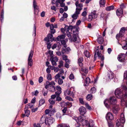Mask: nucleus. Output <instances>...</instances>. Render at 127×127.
I'll return each instance as SVG.
<instances>
[{
  "instance_id": "obj_43",
  "label": "nucleus",
  "mask_w": 127,
  "mask_h": 127,
  "mask_svg": "<svg viewBox=\"0 0 127 127\" xmlns=\"http://www.w3.org/2000/svg\"><path fill=\"white\" fill-rule=\"evenodd\" d=\"M50 60H52L54 61L57 62L58 60V58L57 57H51Z\"/></svg>"
},
{
  "instance_id": "obj_27",
  "label": "nucleus",
  "mask_w": 127,
  "mask_h": 127,
  "mask_svg": "<svg viewBox=\"0 0 127 127\" xmlns=\"http://www.w3.org/2000/svg\"><path fill=\"white\" fill-rule=\"evenodd\" d=\"M45 115H43L42 116L40 121V124H42L44 122H45V121H46V118H45Z\"/></svg>"
},
{
  "instance_id": "obj_64",
  "label": "nucleus",
  "mask_w": 127,
  "mask_h": 127,
  "mask_svg": "<svg viewBox=\"0 0 127 127\" xmlns=\"http://www.w3.org/2000/svg\"><path fill=\"white\" fill-rule=\"evenodd\" d=\"M34 127H41L40 124H35L33 125Z\"/></svg>"
},
{
  "instance_id": "obj_49",
  "label": "nucleus",
  "mask_w": 127,
  "mask_h": 127,
  "mask_svg": "<svg viewBox=\"0 0 127 127\" xmlns=\"http://www.w3.org/2000/svg\"><path fill=\"white\" fill-rule=\"evenodd\" d=\"M96 91V89L95 87H93L91 89V93H95Z\"/></svg>"
},
{
  "instance_id": "obj_36",
  "label": "nucleus",
  "mask_w": 127,
  "mask_h": 127,
  "mask_svg": "<svg viewBox=\"0 0 127 127\" xmlns=\"http://www.w3.org/2000/svg\"><path fill=\"white\" fill-rule=\"evenodd\" d=\"M84 55L87 58L89 57L90 55L89 52L87 51H85L84 53Z\"/></svg>"
},
{
  "instance_id": "obj_10",
  "label": "nucleus",
  "mask_w": 127,
  "mask_h": 127,
  "mask_svg": "<svg viewBox=\"0 0 127 127\" xmlns=\"http://www.w3.org/2000/svg\"><path fill=\"white\" fill-rule=\"evenodd\" d=\"M106 119L108 121L109 120H112L114 119V116L110 112L108 113L106 115Z\"/></svg>"
},
{
  "instance_id": "obj_62",
  "label": "nucleus",
  "mask_w": 127,
  "mask_h": 127,
  "mask_svg": "<svg viewBox=\"0 0 127 127\" xmlns=\"http://www.w3.org/2000/svg\"><path fill=\"white\" fill-rule=\"evenodd\" d=\"M65 98L66 99L69 101H73V100L72 98L68 96H66Z\"/></svg>"
},
{
  "instance_id": "obj_12",
  "label": "nucleus",
  "mask_w": 127,
  "mask_h": 127,
  "mask_svg": "<svg viewBox=\"0 0 127 127\" xmlns=\"http://www.w3.org/2000/svg\"><path fill=\"white\" fill-rule=\"evenodd\" d=\"M109 101L111 104L113 105L115 104L117 102L116 98L114 96L111 97Z\"/></svg>"
},
{
  "instance_id": "obj_16",
  "label": "nucleus",
  "mask_w": 127,
  "mask_h": 127,
  "mask_svg": "<svg viewBox=\"0 0 127 127\" xmlns=\"http://www.w3.org/2000/svg\"><path fill=\"white\" fill-rule=\"evenodd\" d=\"M64 93L65 96L70 95L72 97H73L74 96L73 93L71 92L70 90H66L64 92Z\"/></svg>"
},
{
  "instance_id": "obj_6",
  "label": "nucleus",
  "mask_w": 127,
  "mask_h": 127,
  "mask_svg": "<svg viewBox=\"0 0 127 127\" xmlns=\"http://www.w3.org/2000/svg\"><path fill=\"white\" fill-rule=\"evenodd\" d=\"M126 28L125 27H123L121 28L119 34H117L116 36V38L117 39H119L121 36L122 37L124 35L125 32Z\"/></svg>"
},
{
  "instance_id": "obj_20",
  "label": "nucleus",
  "mask_w": 127,
  "mask_h": 127,
  "mask_svg": "<svg viewBox=\"0 0 127 127\" xmlns=\"http://www.w3.org/2000/svg\"><path fill=\"white\" fill-rule=\"evenodd\" d=\"M120 109V108L118 106L113 107L112 109L113 112L115 114H117Z\"/></svg>"
},
{
  "instance_id": "obj_53",
  "label": "nucleus",
  "mask_w": 127,
  "mask_h": 127,
  "mask_svg": "<svg viewBox=\"0 0 127 127\" xmlns=\"http://www.w3.org/2000/svg\"><path fill=\"white\" fill-rule=\"evenodd\" d=\"M48 92V91L47 90L45 91L43 89V90L42 92L43 95L44 96H46L47 95Z\"/></svg>"
},
{
  "instance_id": "obj_52",
  "label": "nucleus",
  "mask_w": 127,
  "mask_h": 127,
  "mask_svg": "<svg viewBox=\"0 0 127 127\" xmlns=\"http://www.w3.org/2000/svg\"><path fill=\"white\" fill-rule=\"evenodd\" d=\"M63 82V80L61 78H59L58 81V83L59 85H62Z\"/></svg>"
},
{
  "instance_id": "obj_50",
  "label": "nucleus",
  "mask_w": 127,
  "mask_h": 127,
  "mask_svg": "<svg viewBox=\"0 0 127 127\" xmlns=\"http://www.w3.org/2000/svg\"><path fill=\"white\" fill-rule=\"evenodd\" d=\"M4 11L3 10H2V11L1 12V14H0V16H1V21L3 19V15H4Z\"/></svg>"
},
{
  "instance_id": "obj_17",
  "label": "nucleus",
  "mask_w": 127,
  "mask_h": 127,
  "mask_svg": "<svg viewBox=\"0 0 127 127\" xmlns=\"http://www.w3.org/2000/svg\"><path fill=\"white\" fill-rule=\"evenodd\" d=\"M29 105H26L25 108V115L26 116L28 117L30 113V111L28 109V107L29 106Z\"/></svg>"
},
{
  "instance_id": "obj_40",
  "label": "nucleus",
  "mask_w": 127,
  "mask_h": 127,
  "mask_svg": "<svg viewBox=\"0 0 127 127\" xmlns=\"http://www.w3.org/2000/svg\"><path fill=\"white\" fill-rule=\"evenodd\" d=\"M47 83L48 84L49 86H50L51 85L53 86V85H55V83L53 81H51L50 82H49L48 81H46V83L47 84Z\"/></svg>"
},
{
  "instance_id": "obj_7",
  "label": "nucleus",
  "mask_w": 127,
  "mask_h": 127,
  "mask_svg": "<svg viewBox=\"0 0 127 127\" xmlns=\"http://www.w3.org/2000/svg\"><path fill=\"white\" fill-rule=\"evenodd\" d=\"M75 4L77 7L76 9V12H78V11L80 12L81 11L82 9L83 4L81 3L79 4V1H77L75 2Z\"/></svg>"
},
{
  "instance_id": "obj_35",
  "label": "nucleus",
  "mask_w": 127,
  "mask_h": 127,
  "mask_svg": "<svg viewBox=\"0 0 127 127\" xmlns=\"http://www.w3.org/2000/svg\"><path fill=\"white\" fill-rule=\"evenodd\" d=\"M93 98V96L91 94H88L87 96L86 99L90 101Z\"/></svg>"
},
{
  "instance_id": "obj_44",
  "label": "nucleus",
  "mask_w": 127,
  "mask_h": 127,
  "mask_svg": "<svg viewBox=\"0 0 127 127\" xmlns=\"http://www.w3.org/2000/svg\"><path fill=\"white\" fill-rule=\"evenodd\" d=\"M56 117L58 119H60L62 117V115L59 113H57L56 115Z\"/></svg>"
},
{
  "instance_id": "obj_55",
  "label": "nucleus",
  "mask_w": 127,
  "mask_h": 127,
  "mask_svg": "<svg viewBox=\"0 0 127 127\" xmlns=\"http://www.w3.org/2000/svg\"><path fill=\"white\" fill-rule=\"evenodd\" d=\"M93 19V17L91 15H90L89 16L88 20L89 22H91L92 21Z\"/></svg>"
},
{
  "instance_id": "obj_34",
  "label": "nucleus",
  "mask_w": 127,
  "mask_h": 127,
  "mask_svg": "<svg viewBox=\"0 0 127 127\" xmlns=\"http://www.w3.org/2000/svg\"><path fill=\"white\" fill-rule=\"evenodd\" d=\"M49 89V91H50L54 92L55 90V87L53 85L50 86Z\"/></svg>"
},
{
  "instance_id": "obj_22",
  "label": "nucleus",
  "mask_w": 127,
  "mask_h": 127,
  "mask_svg": "<svg viewBox=\"0 0 127 127\" xmlns=\"http://www.w3.org/2000/svg\"><path fill=\"white\" fill-rule=\"evenodd\" d=\"M117 15L120 16L122 15L123 13V10L121 8H118L116 11Z\"/></svg>"
},
{
  "instance_id": "obj_29",
  "label": "nucleus",
  "mask_w": 127,
  "mask_h": 127,
  "mask_svg": "<svg viewBox=\"0 0 127 127\" xmlns=\"http://www.w3.org/2000/svg\"><path fill=\"white\" fill-rule=\"evenodd\" d=\"M114 6L113 5L107 7L106 8V10L108 11H109L111 10H113L114 9Z\"/></svg>"
},
{
  "instance_id": "obj_1",
  "label": "nucleus",
  "mask_w": 127,
  "mask_h": 127,
  "mask_svg": "<svg viewBox=\"0 0 127 127\" xmlns=\"http://www.w3.org/2000/svg\"><path fill=\"white\" fill-rule=\"evenodd\" d=\"M115 93L118 98L125 99L127 98V88L124 85L122 86L121 88L116 89Z\"/></svg>"
},
{
  "instance_id": "obj_18",
  "label": "nucleus",
  "mask_w": 127,
  "mask_h": 127,
  "mask_svg": "<svg viewBox=\"0 0 127 127\" xmlns=\"http://www.w3.org/2000/svg\"><path fill=\"white\" fill-rule=\"evenodd\" d=\"M79 69L81 72H84L85 73H87L88 72V68L85 67H81Z\"/></svg>"
},
{
  "instance_id": "obj_30",
  "label": "nucleus",
  "mask_w": 127,
  "mask_h": 127,
  "mask_svg": "<svg viewBox=\"0 0 127 127\" xmlns=\"http://www.w3.org/2000/svg\"><path fill=\"white\" fill-rule=\"evenodd\" d=\"M103 39L102 37H100L98 38L97 41L99 44H101L103 42Z\"/></svg>"
},
{
  "instance_id": "obj_32",
  "label": "nucleus",
  "mask_w": 127,
  "mask_h": 127,
  "mask_svg": "<svg viewBox=\"0 0 127 127\" xmlns=\"http://www.w3.org/2000/svg\"><path fill=\"white\" fill-rule=\"evenodd\" d=\"M57 127H69L68 125L65 124H61L58 125Z\"/></svg>"
},
{
  "instance_id": "obj_48",
  "label": "nucleus",
  "mask_w": 127,
  "mask_h": 127,
  "mask_svg": "<svg viewBox=\"0 0 127 127\" xmlns=\"http://www.w3.org/2000/svg\"><path fill=\"white\" fill-rule=\"evenodd\" d=\"M39 92L38 91L36 90L34 92H33L32 93V95H35L36 96L38 94Z\"/></svg>"
},
{
  "instance_id": "obj_31",
  "label": "nucleus",
  "mask_w": 127,
  "mask_h": 127,
  "mask_svg": "<svg viewBox=\"0 0 127 127\" xmlns=\"http://www.w3.org/2000/svg\"><path fill=\"white\" fill-rule=\"evenodd\" d=\"M73 41L76 43H78L80 42V40L78 37H74L73 39Z\"/></svg>"
},
{
  "instance_id": "obj_19",
  "label": "nucleus",
  "mask_w": 127,
  "mask_h": 127,
  "mask_svg": "<svg viewBox=\"0 0 127 127\" xmlns=\"http://www.w3.org/2000/svg\"><path fill=\"white\" fill-rule=\"evenodd\" d=\"M65 36L66 34L65 33L64 34L58 36L57 37V40L58 41H61L64 39Z\"/></svg>"
},
{
  "instance_id": "obj_26",
  "label": "nucleus",
  "mask_w": 127,
  "mask_h": 127,
  "mask_svg": "<svg viewBox=\"0 0 127 127\" xmlns=\"http://www.w3.org/2000/svg\"><path fill=\"white\" fill-rule=\"evenodd\" d=\"M67 41V39H66L65 40L63 39L61 41L62 45H63V46L65 48H66L67 47V45H66V43Z\"/></svg>"
},
{
  "instance_id": "obj_3",
  "label": "nucleus",
  "mask_w": 127,
  "mask_h": 127,
  "mask_svg": "<svg viewBox=\"0 0 127 127\" xmlns=\"http://www.w3.org/2000/svg\"><path fill=\"white\" fill-rule=\"evenodd\" d=\"M33 54V51L31 50L30 52L28 59V65L31 66L33 64V60L32 59Z\"/></svg>"
},
{
  "instance_id": "obj_2",
  "label": "nucleus",
  "mask_w": 127,
  "mask_h": 127,
  "mask_svg": "<svg viewBox=\"0 0 127 127\" xmlns=\"http://www.w3.org/2000/svg\"><path fill=\"white\" fill-rule=\"evenodd\" d=\"M125 122L124 114H121V118L119 120H117L116 122V127H123L124 124Z\"/></svg>"
},
{
  "instance_id": "obj_38",
  "label": "nucleus",
  "mask_w": 127,
  "mask_h": 127,
  "mask_svg": "<svg viewBox=\"0 0 127 127\" xmlns=\"http://www.w3.org/2000/svg\"><path fill=\"white\" fill-rule=\"evenodd\" d=\"M104 59V57H102L101 58V61L100 62V66H101V68H100L101 69L102 68V66H103L104 65V62H103V60Z\"/></svg>"
},
{
  "instance_id": "obj_58",
  "label": "nucleus",
  "mask_w": 127,
  "mask_h": 127,
  "mask_svg": "<svg viewBox=\"0 0 127 127\" xmlns=\"http://www.w3.org/2000/svg\"><path fill=\"white\" fill-rule=\"evenodd\" d=\"M124 79L127 80V71H125L124 74Z\"/></svg>"
},
{
  "instance_id": "obj_24",
  "label": "nucleus",
  "mask_w": 127,
  "mask_h": 127,
  "mask_svg": "<svg viewBox=\"0 0 127 127\" xmlns=\"http://www.w3.org/2000/svg\"><path fill=\"white\" fill-rule=\"evenodd\" d=\"M83 61V58L82 57L79 58L78 60V63L80 67H82L83 65V64L82 63Z\"/></svg>"
},
{
  "instance_id": "obj_54",
  "label": "nucleus",
  "mask_w": 127,
  "mask_h": 127,
  "mask_svg": "<svg viewBox=\"0 0 127 127\" xmlns=\"http://www.w3.org/2000/svg\"><path fill=\"white\" fill-rule=\"evenodd\" d=\"M63 66V63L62 61H59V64L58 66L59 68H61Z\"/></svg>"
},
{
  "instance_id": "obj_28",
  "label": "nucleus",
  "mask_w": 127,
  "mask_h": 127,
  "mask_svg": "<svg viewBox=\"0 0 127 127\" xmlns=\"http://www.w3.org/2000/svg\"><path fill=\"white\" fill-rule=\"evenodd\" d=\"M99 3L100 7H104L105 4V0H100Z\"/></svg>"
},
{
  "instance_id": "obj_8",
  "label": "nucleus",
  "mask_w": 127,
  "mask_h": 127,
  "mask_svg": "<svg viewBox=\"0 0 127 127\" xmlns=\"http://www.w3.org/2000/svg\"><path fill=\"white\" fill-rule=\"evenodd\" d=\"M54 40V38L53 37L52 34H48L47 37L44 39V40L48 42L50 41L52 42Z\"/></svg>"
},
{
  "instance_id": "obj_23",
  "label": "nucleus",
  "mask_w": 127,
  "mask_h": 127,
  "mask_svg": "<svg viewBox=\"0 0 127 127\" xmlns=\"http://www.w3.org/2000/svg\"><path fill=\"white\" fill-rule=\"evenodd\" d=\"M53 25L52 24H51L50 26V32L51 34H54L56 32V30L54 29L53 27Z\"/></svg>"
},
{
  "instance_id": "obj_21",
  "label": "nucleus",
  "mask_w": 127,
  "mask_h": 127,
  "mask_svg": "<svg viewBox=\"0 0 127 127\" xmlns=\"http://www.w3.org/2000/svg\"><path fill=\"white\" fill-rule=\"evenodd\" d=\"M80 12L78 11L76 12V10L72 16V17L73 19L75 20L77 19L79 14H80Z\"/></svg>"
},
{
  "instance_id": "obj_41",
  "label": "nucleus",
  "mask_w": 127,
  "mask_h": 127,
  "mask_svg": "<svg viewBox=\"0 0 127 127\" xmlns=\"http://www.w3.org/2000/svg\"><path fill=\"white\" fill-rule=\"evenodd\" d=\"M49 101L51 104H53L55 103V99L50 98L49 100Z\"/></svg>"
},
{
  "instance_id": "obj_15",
  "label": "nucleus",
  "mask_w": 127,
  "mask_h": 127,
  "mask_svg": "<svg viewBox=\"0 0 127 127\" xmlns=\"http://www.w3.org/2000/svg\"><path fill=\"white\" fill-rule=\"evenodd\" d=\"M71 49L69 47H68L65 49L63 48L61 50V53L64 54L65 53L68 54L69 53L70 51H71Z\"/></svg>"
},
{
  "instance_id": "obj_45",
  "label": "nucleus",
  "mask_w": 127,
  "mask_h": 127,
  "mask_svg": "<svg viewBox=\"0 0 127 127\" xmlns=\"http://www.w3.org/2000/svg\"><path fill=\"white\" fill-rule=\"evenodd\" d=\"M47 79L49 80H51L52 79V76L51 74H48L47 76Z\"/></svg>"
},
{
  "instance_id": "obj_14",
  "label": "nucleus",
  "mask_w": 127,
  "mask_h": 127,
  "mask_svg": "<svg viewBox=\"0 0 127 127\" xmlns=\"http://www.w3.org/2000/svg\"><path fill=\"white\" fill-rule=\"evenodd\" d=\"M114 77V74L112 72L110 71L109 72L107 73V78L108 81L112 79Z\"/></svg>"
},
{
  "instance_id": "obj_56",
  "label": "nucleus",
  "mask_w": 127,
  "mask_h": 127,
  "mask_svg": "<svg viewBox=\"0 0 127 127\" xmlns=\"http://www.w3.org/2000/svg\"><path fill=\"white\" fill-rule=\"evenodd\" d=\"M61 91H57L55 92V95L56 96H59L60 95L61 93Z\"/></svg>"
},
{
  "instance_id": "obj_5",
  "label": "nucleus",
  "mask_w": 127,
  "mask_h": 127,
  "mask_svg": "<svg viewBox=\"0 0 127 127\" xmlns=\"http://www.w3.org/2000/svg\"><path fill=\"white\" fill-rule=\"evenodd\" d=\"M55 121V120L54 118L50 117L46 118V121H45V123L46 125H50L52 124Z\"/></svg>"
},
{
  "instance_id": "obj_51",
  "label": "nucleus",
  "mask_w": 127,
  "mask_h": 127,
  "mask_svg": "<svg viewBox=\"0 0 127 127\" xmlns=\"http://www.w3.org/2000/svg\"><path fill=\"white\" fill-rule=\"evenodd\" d=\"M108 100H105V101L104 102V103L105 104V105L106 107L107 108H109V106L108 104L107 103V102H108Z\"/></svg>"
},
{
  "instance_id": "obj_39",
  "label": "nucleus",
  "mask_w": 127,
  "mask_h": 127,
  "mask_svg": "<svg viewBox=\"0 0 127 127\" xmlns=\"http://www.w3.org/2000/svg\"><path fill=\"white\" fill-rule=\"evenodd\" d=\"M85 106L87 108L88 110H91L92 109L91 107L87 103H86L85 104Z\"/></svg>"
},
{
  "instance_id": "obj_61",
  "label": "nucleus",
  "mask_w": 127,
  "mask_h": 127,
  "mask_svg": "<svg viewBox=\"0 0 127 127\" xmlns=\"http://www.w3.org/2000/svg\"><path fill=\"white\" fill-rule=\"evenodd\" d=\"M60 77V75L59 73H58L55 76V80H57Z\"/></svg>"
},
{
  "instance_id": "obj_9",
  "label": "nucleus",
  "mask_w": 127,
  "mask_h": 127,
  "mask_svg": "<svg viewBox=\"0 0 127 127\" xmlns=\"http://www.w3.org/2000/svg\"><path fill=\"white\" fill-rule=\"evenodd\" d=\"M125 54L121 53L118 56V59L119 61L122 62L125 60Z\"/></svg>"
},
{
  "instance_id": "obj_46",
  "label": "nucleus",
  "mask_w": 127,
  "mask_h": 127,
  "mask_svg": "<svg viewBox=\"0 0 127 127\" xmlns=\"http://www.w3.org/2000/svg\"><path fill=\"white\" fill-rule=\"evenodd\" d=\"M85 82L86 84H88L90 82V79L88 77H87L86 78Z\"/></svg>"
},
{
  "instance_id": "obj_33",
  "label": "nucleus",
  "mask_w": 127,
  "mask_h": 127,
  "mask_svg": "<svg viewBox=\"0 0 127 127\" xmlns=\"http://www.w3.org/2000/svg\"><path fill=\"white\" fill-rule=\"evenodd\" d=\"M94 125V122L92 120H90L89 123H88V127H93Z\"/></svg>"
},
{
  "instance_id": "obj_42",
  "label": "nucleus",
  "mask_w": 127,
  "mask_h": 127,
  "mask_svg": "<svg viewBox=\"0 0 127 127\" xmlns=\"http://www.w3.org/2000/svg\"><path fill=\"white\" fill-rule=\"evenodd\" d=\"M45 101L44 99H42L39 101V104L40 105L43 104L45 103Z\"/></svg>"
},
{
  "instance_id": "obj_25",
  "label": "nucleus",
  "mask_w": 127,
  "mask_h": 127,
  "mask_svg": "<svg viewBox=\"0 0 127 127\" xmlns=\"http://www.w3.org/2000/svg\"><path fill=\"white\" fill-rule=\"evenodd\" d=\"M96 53H97V55L98 57L99 58H100L101 59V58L102 57H103V56H102V55L101 54V52L99 51H97V52H96L94 56V58L95 59V58L96 57Z\"/></svg>"
},
{
  "instance_id": "obj_57",
  "label": "nucleus",
  "mask_w": 127,
  "mask_h": 127,
  "mask_svg": "<svg viewBox=\"0 0 127 127\" xmlns=\"http://www.w3.org/2000/svg\"><path fill=\"white\" fill-rule=\"evenodd\" d=\"M79 100L81 104H84V102L83 100V98H79Z\"/></svg>"
},
{
  "instance_id": "obj_60",
  "label": "nucleus",
  "mask_w": 127,
  "mask_h": 127,
  "mask_svg": "<svg viewBox=\"0 0 127 127\" xmlns=\"http://www.w3.org/2000/svg\"><path fill=\"white\" fill-rule=\"evenodd\" d=\"M91 15L92 16L93 18H96L97 17V15L95 13H92L91 14Z\"/></svg>"
},
{
  "instance_id": "obj_63",
  "label": "nucleus",
  "mask_w": 127,
  "mask_h": 127,
  "mask_svg": "<svg viewBox=\"0 0 127 127\" xmlns=\"http://www.w3.org/2000/svg\"><path fill=\"white\" fill-rule=\"evenodd\" d=\"M66 33L68 37L69 38H70L71 37V35L70 32H66Z\"/></svg>"
},
{
  "instance_id": "obj_37",
  "label": "nucleus",
  "mask_w": 127,
  "mask_h": 127,
  "mask_svg": "<svg viewBox=\"0 0 127 127\" xmlns=\"http://www.w3.org/2000/svg\"><path fill=\"white\" fill-rule=\"evenodd\" d=\"M82 123V125L84 126L85 125H86V126H88V122L87 121L84 120L82 122H81Z\"/></svg>"
},
{
  "instance_id": "obj_11",
  "label": "nucleus",
  "mask_w": 127,
  "mask_h": 127,
  "mask_svg": "<svg viewBox=\"0 0 127 127\" xmlns=\"http://www.w3.org/2000/svg\"><path fill=\"white\" fill-rule=\"evenodd\" d=\"M79 110L80 114L82 115L85 114L86 112V108L83 106H81L79 107Z\"/></svg>"
},
{
  "instance_id": "obj_47",
  "label": "nucleus",
  "mask_w": 127,
  "mask_h": 127,
  "mask_svg": "<svg viewBox=\"0 0 127 127\" xmlns=\"http://www.w3.org/2000/svg\"><path fill=\"white\" fill-rule=\"evenodd\" d=\"M66 105L67 107L70 108L72 106V104L71 102H67L66 103Z\"/></svg>"
},
{
  "instance_id": "obj_13",
  "label": "nucleus",
  "mask_w": 127,
  "mask_h": 127,
  "mask_svg": "<svg viewBox=\"0 0 127 127\" xmlns=\"http://www.w3.org/2000/svg\"><path fill=\"white\" fill-rule=\"evenodd\" d=\"M86 119V117L84 115H82L80 116L78 118L76 117L74 119L77 122V120L79 122H81L83 120H85Z\"/></svg>"
},
{
  "instance_id": "obj_4",
  "label": "nucleus",
  "mask_w": 127,
  "mask_h": 127,
  "mask_svg": "<svg viewBox=\"0 0 127 127\" xmlns=\"http://www.w3.org/2000/svg\"><path fill=\"white\" fill-rule=\"evenodd\" d=\"M56 112V110L55 109H46L45 111V115H48V116H51L53 115L54 113Z\"/></svg>"
},
{
  "instance_id": "obj_59",
  "label": "nucleus",
  "mask_w": 127,
  "mask_h": 127,
  "mask_svg": "<svg viewBox=\"0 0 127 127\" xmlns=\"http://www.w3.org/2000/svg\"><path fill=\"white\" fill-rule=\"evenodd\" d=\"M62 100V98L59 96H56V100L58 101H61Z\"/></svg>"
}]
</instances>
